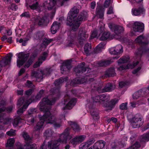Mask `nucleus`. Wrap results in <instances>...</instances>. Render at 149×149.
<instances>
[{"instance_id":"obj_31","label":"nucleus","mask_w":149,"mask_h":149,"mask_svg":"<svg viewBox=\"0 0 149 149\" xmlns=\"http://www.w3.org/2000/svg\"><path fill=\"white\" fill-rule=\"evenodd\" d=\"M104 10L100 6H97L96 9V14L100 18H102L104 16Z\"/></svg>"},{"instance_id":"obj_50","label":"nucleus","mask_w":149,"mask_h":149,"mask_svg":"<svg viewBox=\"0 0 149 149\" xmlns=\"http://www.w3.org/2000/svg\"><path fill=\"white\" fill-rule=\"evenodd\" d=\"M47 56V53L46 52H44L42 55L39 58L40 60L42 61H44L45 60Z\"/></svg>"},{"instance_id":"obj_44","label":"nucleus","mask_w":149,"mask_h":149,"mask_svg":"<svg viewBox=\"0 0 149 149\" xmlns=\"http://www.w3.org/2000/svg\"><path fill=\"white\" fill-rule=\"evenodd\" d=\"M22 119L19 117L15 118L14 121L13 125L14 127H16L18 125L22 123Z\"/></svg>"},{"instance_id":"obj_42","label":"nucleus","mask_w":149,"mask_h":149,"mask_svg":"<svg viewBox=\"0 0 149 149\" xmlns=\"http://www.w3.org/2000/svg\"><path fill=\"white\" fill-rule=\"evenodd\" d=\"M141 141L147 142L149 141V132L143 134L141 137Z\"/></svg>"},{"instance_id":"obj_16","label":"nucleus","mask_w":149,"mask_h":149,"mask_svg":"<svg viewBox=\"0 0 149 149\" xmlns=\"http://www.w3.org/2000/svg\"><path fill=\"white\" fill-rule=\"evenodd\" d=\"M132 27L135 31L141 32L143 30L144 24L140 22H136L134 23Z\"/></svg>"},{"instance_id":"obj_56","label":"nucleus","mask_w":149,"mask_h":149,"mask_svg":"<svg viewBox=\"0 0 149 149\" xmlns=\"http://www.w3.org/2000/svg\"><path fill=\"white\" fill-rule=\"evenodd\" d=\"M88 147V145L85 142L82 143L79 146L80 149H87Z\"/></svg>"},{"instance_id":"obj_14","label":"nucleus","mask_w":149,"mask_h":149,"mask_svg":"<svg viewBox=\"0 0 149 149\" xmlns=\"http://www.w3.org/2000/svg\"><path fill=\"white\" fill-rule=\"evenodd\" d=\"M109 99V97L108 96L105 95L104 94L96 96L95 97H93L92 100L93 101L95 102H99L101 104H103L102 102L108 101Z\"/></svg>"},{"instance_id":"obj_1","label":"nucleus","mask_w":149,"mask_h":149,"mask_svg":"<svg viewBox=\"0 0 149 149\" xmlns=\"http://www.w3.org/2000/svg\"><path fill=\"white\" fill-rule=\"evenodd\" d=\"M56 99L53 97L49 96L47 98H43L39 104L40 110L45 113L43 116L39 115L38 117L40 120L37 123L34 127V130L39 131L43 128L44 122L47 123L53 124L55 127H60L61 125V122L59 120L56 119L54 116H52L50 111V107L47 105L54 104Z\"/></svg>"},{"instance_id":"obj_43","label":"nucleus","mask_w":149,"mask_h":149,"mask_svg":"<svg viewBox=\"0 0 149 149\" xmlns=\"http://www.w3.org/2000/svg\"><path fill=\"white\" fill-rule=\"evenodd\" d=\"M90 113L93 116L94 119H97L98 118V113L95 109H91L90 111Z\"/></svg>"},{"instance_id":"obj_12","label":"nucleus","mask_w":149,"mask_h":149,"mask_svg":"<svg viewBox=\"0 0 149 149\" xmlns=\"http://www.w3.org/2000/svg\"><path fill=\"white\" fill-rule=\"evenodd\" d=\"M109 52L111 54L117 55V56L113 57V59H117L120 57V54L123 52V47L120 45H118L115 47L111 48Z\"/></svg>"},{"instance_id":"obj_53","label":"nucleus","mask_w":149,"mask_h":149,"mask_svg":"<svg viewBox=\"0 0 149 149\" xmlns=\"http://www.w3.org/2000/svg\"><path fill=\"white\" fill-rule=\"evenodd\" d=\"M6 134L8 136H13L15 135V130L11 129L10 131L7 132Z\"/></svg>"},{"instance_id":"obj_24","label":"nucleus","mask_w":149,"mask_h":149,"mask_svg":"<svg viewBox=\"0 0 149 149\" xmlns=\"http://www.w3.org/2000/svg\"><path fill=\"white\" fill-rule=\"evenodd\" d=\"M118 101V99H114L105 104L104 106V107L107 108V110H111Z\"/></svg>"},{"instance_id":"obj_51","label":"nucleus","mask_w":149,"mask_h":149,"mask_svg":"<svg viewBox=\"0 0 149 149\" xmlns=\"http://www.w3.org/2000/svg\"><path fill=\"white\" fill-rule=\"evenodd\" d=\"M47 56V53L46 52H44L42 55L39 58L40 60L42 61H44L45 60Z\"/></svg>"},{"instance_id":"obj_21","label":"nucleus","mask_w":149,"mask_h":149,"mask_svg":"<svg viewBox=\"0 0 149 149\" xmlns=\"http://www.w3.org/2000/svg\"><path fill=\"white\" fill-rule=\"evenodd\" d=\"M105 145V142L102 140L96 142L93 146L90 147L88 149H102Z\"/></svg>"},{"instance_id":"obj_25","label":"nucleus","mask_w":149,"mask_h":149,"mask_svg":"<svg viewBox=\"0 0 149 149\" xmlns=\"http://www.w3.org/2000/svg\"><path fill=\"white\" fill-rule=\"evenodd\" d=\"M26 144L23 146L21 145L20 143H19L18 146L17 147V149H36V145L35 144L32 145H29Z\"/></svg>"},{"instance_id":"obj_55","label":"nucleus","mask_w":149,"mask_h":149,"mask_svg":"<svg viewBox=\"0 0 149 149\" xmlns=\"http://www.w3.org/2000/svg\"><path fill=\"white\" fill-rule=\"evenodd\" d=\"M35 109H29L28 111V114L25 116L27 118H29L31 116V115L34 112Z\"/></svg>"},{"instance_id":"obj_17","label":"nucleus","mask_w":149,"mask_h":149,"mask_svg":"<svg viewBox=\"0 0 149 149\" xmlns=\"http://www.w3.org/2000/svg\"><path fill=\"white\" fill-rule=\"evenodd\" d=\"M68 101V103L66 104L63 109H71L73 107L75 104L77 102L75 98H73L71 99H68V100H65L64 104H65V102Z\"/></svg>"},{"instance_id":"obj_33","label":"nucleus","mask_w":149,"mask_h":149,"mask_svg":"<svg viewBox=\"0 0 149 149\" xmlns=\"http://www.w3.org/2000/svg\"><path fill=\"white\" fill-rule=\"evenodd\" d=\"M105 45V42H102L100 43L96 47L94 50V52L95 53L100 52L104 49V47Z\"/></svg>"},{"instance_id":"obj_41","label":"nucleus","mask_w":149,"mask_h":149,"mask_svg":"<svg viewBox=\"0 0 149 149\" xmlns=\"http://www.w3.org/2000/svg\"><path fill=\"white\" fill-rule=\"evenodd\" d=\"M44 91L43 90H40V91L36 95V100L33 99L32 100V99H29V100H31L32 102H35L36 100H40L42 96Z\"/></svg>"},{"instance_id":"obj_60","label":"nucleus","mask_w":149,"mask_h":149,"mask_svg":"<svg viewBox=\"0 0 149 149\" xmlns=\"http://www.w3.org/2000/svg\"><path fill=\"white\" fill-rule=\"evenodd\" d=\"M95 141V140L93 139H89L87 142H85L88 145V147L92 143H94Z\"/></svg>"},{"instance_id":"obj_45","label":"nucleus","mask_w":149,"mask_h":149,"mask_svg":"<svg viewBox=\"0 0 149 149\" xmlns=\"http://www.w3.org/2000/svg\"><path fill=\"white\" fill-rule=\"evenodd\" d=\"M143 91V90L139 91L134 93L133 95V98L136 99L141 96L142 95Z\"/></svg>"},{"instance_id":"obj_11","label":"nucleus","mask_w":149,"mask_h":149,"mask_svg":"<svg viewBox=\"0 0 149 149\" xmlns=\"http://www.w3.org/2000/svg\"><path fill=\"white\" fill-rule=\"evenodd\" d=\"M13 107L11 106L8 107L6 109L3 107L0 109V122L3 123L4 124H6L9 123L11 121V120L8 118H5L4 114L2 113L3 112L6 110L8 112L11 111L13 110Z\"/></svg>"},{"instance_id":"obj_4","label":"nucleus","mask_w":149,"mask_h":149,"mask_svg":"<svg viewBox=\"0 0 149 149\" xmlns=\"http://www.w3.org/2000/svg\"><path fill=\"white\" fill-rule=\"evenodd\" d=\"M70 26L72 30L70 32L68 33V39L70 41L68 45V46H71V45L73 44V42L77 39L81 43V42L84 41L88 37V35L86 33L85 31H83V29H80L77 38L76 33L74 32V31H76L78 28L75 30H74L72 29L71 26V25Z\"/></svg>"},{"instance_id":"obj_47","label":"nucleus","mask_w":149,"mask_h":149,"mask_svg":"<svg viewBox=\"0 0 149 149\" xmlns=\"http://www.w3.org/2000/svg\"><path fill=\"white\" fill-rule=\"evenodd\" d=\"M47 19L46 17H43L42 18L40 19L38 21V24L39 25H41L45 24Z\"/></svg>"},{"instance_id":"obj_27","label":"nucleus","mask_w":149,"mask_h":149,"mask_svg":"<svg viewBox=\"0 0 149 149\" xmlns=\"http://www.w3.org/2000/svg\"><path fill=\"white\" fill-rule=\"evenodd\" d=\"M116 37L110 35L109 32H105L103 33L100 39L101 40H105L108 39H112Z\"/></svg>"},{"instance_id":"obj_6","label":"nucleus","mask_w":149,"mask_h":149,"mask_svg":"<svg viewBox=\"0 0 149 149\" xmlns=\"http://www.w3.org/2000/svg\"><path fill=\"white\" fill-rule=\"evenodd\" d=\"M32 102V101L30 100H28L24 97L20 98L18 101L17 106L19 107L24 102V104L22 108H20L17 111V113L19 114H22Z\"/></svg>"},{"instance_id":"obj_58","label":"nucleus","mask_w":149,"mask_h":149,"mask_svg":"<svg viewBox=\"0 0 149 149\" xmlns=\"http://www.w3.org/2000/svg\"><path fill=\"white\" fill-rule=\"evenodd\" d=\"M97 31L96 30H94L92 32L91 36V39H93L96 37L97 36Z\"/></svg>"},{"instance_id":"obj_23","label":"nucleus","mask_w":149,"mask_h":149,"mask_svg":"<svg viewBox=\"0 0 149 149\" xmlns=\"http://www.w3.org/2000/svg\"><path fill=\"white\" fill-rule=\"evenodd\" d=\"M37 51H35L31 56L28 61L26 63L24 67L25 68H28L33 63L34 58L36 57L37 55Z\"/></svg>"},{"instance_id":"obj_15","label":"nucleus","mask_w":149,"mask_h":149,"mask_svg":"<svg viewBox=\"0 0 149 149\" xmlns=\"http://www.w3.org/2000/svg\"><path fill=\"white\" fill-rule=\"evenodd\" d=\"M145 10L143 7L134 8L132 9V15L135 16H140L145 14Z\"/></svg>"},{"instance_id":"obj_35","label":"nucleus","mask_w":149,"mask_h":149,"mask_svg":"<svg viewBox=\"0 0 149 149\" xmlns=\"http://www.w3.org/2000/svg\"><path fill=\"white\" fill-rule=\"evenodd\" d=\"M54 132L51 129H48L45 131L44 132V135L47 138L51 137L54 135Z\"/></svg>"},{"instance_id":"obj_32","label":"nucleus","mask_w":149,"mask_h":149,"mask_svg":"<svg viewBox=\"0 0 149 149\" xmlns=\"http://www.w3.org/2000/svg\"><path fill=\"white\" fill-rule=\"evenodd\" d=\"M45 34L44 31H39L36 32L33 35V37L35 39L38 40L42 38Z\"/></svg>"},{"instance_id":"obj_3","label":"nucleus","mask_w":149,"mask_h":149,"mask_svg":"<svg viewBox=\"0 0 149 149\" xmlns=\"http://www.w3.org/2000/svg\"><path fill=\"white\" fill-rule=\"evenodd\" d=\"M70 130L69 128H67L63 133L61 134L58 139L49 141L48 143V149L46 146L45 145V141L41 146L40 149H58V146L61 143H66L67 140L71 139L72 138V136L70 135Z\"/></svg>"},{"instance_id":"obj_52","label":"nucleus","mask_w":149,"mask_h":149,"mask_svg":"<svg viewBox=\"0 0 149 149\" xmlns=\"http://www.w3.org/2000/svg\"><path fill=\"white\" fill-rule=\"evenodd\" d=\"M53 40L52 39H44L43 40V44L46 46Z\"/></svg>"},{"instance_id":"obj_37","label":"nucleus","mask_w":149,"mask_h":149,"mask_svg":"<svg viewBox=\"0 0 149 149\" xmlns=\"http://www.w3.org/2000/svg\"><path fill=\"white\" fill-rule=\"evenodd\" d=\"M115 73L113 68H109L106 71L105 74L108 77H113L115 75Z\"/></svg>"},{"instance_id":"obj_18","label":"nucleus","mask_w":149,"mask_h":149,"mask_svg":"<svg viewBox=\"0 0 149 149\" xmlns=\"http://www.w3.org/2000/svg\"><path fill=\"white\" fill-rule=\"evenodd\" d=\"M71 68V61L70 60L64 61L61 67V70L62 73H64L65 71H68Z\"/></svg>"},{"instance_id":"obj_28","label":"nucleus","mask_w":149,"mask_h":149,"mask_svg":"<svg viewBox=\"0 0 149 149\" xmlns=\"http://www.w3.org/2000/svg\"><path fill=\"white\" fill-rule=\"evenodd\" d=\"M146 38L143 36L141 35L138 37L135 40V42L139 44L146 45L148 43L147 41H145Z\"/></svg>"},{"instance_id":"obj_36","label":"nucleus","mask_w":149,"mask_h":149,"mask_svg":"<svg viewBox=\"0 0 149 149\" xmlns=\"http://www.w3.org/2000/svg\"><path fill=\"white\" fill-rule=\"evenodd\" d=\"M68 123L75 132H79L80 128L79 126L76 123L72 121H69L68 122Z\"/></svg>"},{"instance_id":"obj_61","label":"nucleus","mask_w":149,"mask_h":149,"mask_svg":"<svg viewBox=\"0 0 149 149\" xmlns=\"http://www.w3.org/2000/svg\"><path fill=\"white\" fill-rule=\"evenodd\" d=\"M25 85L27 86L30 88L32 87L33 86L32 82L29 80H27V82L26 84H25Z\"/></svg>"},{"instance_id":"obj_30","label":"nucleus","mask_w":149,"mask_h":149,"mask_svg":"<svg viewBox=\"0 0 149 149\" xmlns=\"http://www.w3.org/2000/svg\"><path fill=\"white\" fill-rule=\"evenodd\" d=\"M113 61L109 60L100 61L96 62V65L97 66L106 67L110 64Z\"/></svg>"},{"instance_id":"obj_20","label":"nucleus","mask_w":149,"mask_h":149,"mask_svg":"<svg viewBox=\"0 0 149 149\" xmlns=\"http://www.w3.org/2000/svg\"><path fill=\"white\" fill-rule=\"evenodd\" d=\"M13 56V54L10 53L9 55L6 58L3 59L2 64H0V72L2 69V66L9 65L10 63L11 58Z\"/></svg>"},{"instance_id":"obj_59","label":"nucleus","mask_w":149,"mask_h":149,"mask_svg":"<svg viewBox=\"0 0 149 149\" xmlns=\"http://www.w3.org/2000/svg\"><path fill=\"white\" fill-rule=\"evenodd\" d=\"M120 109L122 110L126 109H127V103H123L120 106Z\"/></svg>"},{"instance_id":"obj_10","label":"nucleus","mask_w":149,"mask_h":149,"mask_svg":"<svg viewBox=\"0 0 149 149\" xmlns=\"http://www.w3.org/2000/svg\"><path fill=\"white\" fill-rule=\"evenodd\" d=\"M108 26L111 30L113 31L116 34V35L113 36L116 37V38H114L116 39H118L120 37L118 35L123 33L124 30V28L122 26L119 25H116L115 24L112 23H109Z\"/></svg>"},{"instance_id":"obj_5","label":"nucleus","mask_w":149,"mask_h":149,"mask_svg":"<svg viewBox=\"0 0 149 149\" xmlns=\"http://www.w3.org/2000/svg\"><path fill=\"white\" fill-rule=\"evenodd\" d=\"M92 87L94 88L95 90L97 91L99 93H103L111 91L115 88V86L110 83H108L103 88H102V84H101L97 85L96 83L91 84Z\"/></svg>"},{"instance_id":"obj_49","label":"nucleus","mask_w":149,"mask_h":149,"mask_svg":"<svg viewBox=\"0 0 149 149\" xmlns=\"http://www.w3.org/2000/svg\"><path fill=\"white\" fill-rule=\"evenodd\" d=\"M140 145L138 142H136L134 144L132 145L131 147H129L127 149H138L140 148Z\"/></svg>"},{"instance_id":"obj_63","label":"nucleus","mask_w":149,"mask_h":149,"mask_svg":"<svg viewBox=\"0 0 149 149\" xmlns=\"http://www.w3.org/2000/svg\"><path fill=\"white\" fill-rule=\"evenodd\" d=\"M113 13V8L112 7H110L108 10L107 14H110Z\"/></svg>"},{"instance_id":"obj_39","label":"nucleus","mask_w":149,"mask_h":149,"mask_svg":"<svg viewBox=\"0 0 149 149\" xmlns=\"http://www.w3.org/2000/svg\"><path fill=\"white\" fill-rule=\"evenodd\" d=\"M67 77H61L59 79H57L54 82L55 85L56 86H57L61 84L64 81H67Z\"/></svg>"},{"instance_id":"obj_22","label":"nucleus","mask_w":149,"mask_h":149,"mask_svg":"<svg viewBox=\"0 0 149 149\" xmlns=\"http://www.w3.org/2000/svg\"><path fill=\"white\" fill-rule=\"evenodd\" d=\"M85 63L83 62L74 69V71L77 73H83L86 70L85 67Z\"/></svg>"},{"instance_id":"obj_7","label":"nucleus","mask_w":149,"mask_h":149,"mask_svg":"<svg viewBox=\"0 0 149 149\" xmlns=\"http://www.w3.org/2000/svg\"><path fill=\"white\" fill-rule=\"evenodd\" d=\"M129 61V57L128 56H123L120 58L117 61L118 65L117 69L118 70L121 71L129 68H132V67L130 65L128 64L127 65H122L123 63H126Z\"/></svg>"},{"instance_id":"obj_40","label":"nucleus","mask_w":149,"mask_h":149,"mask_svg":"<svg viewBox=\"0 0 149 149\" xmlns=\"http://www.w3.org/2000/svg\"><path fill=\"white\" fill-rule=\"evenodd\" d=\"M148 49L146 48L141 47L138 49L137 51L136 52V55L139 56L140 57L143 54L147 52Z\"/></svg>"},{"instance_id":"obj_57","label":"nucleus","mask_w":149,"mask_h":149,"mask_svg":"<svg viewBox=\"0 0 149 149\" xmlns=\"http://www.w3.org/2000/svg\"><path fill=\"white\" fill-rule=\"evenodd\" d=\"M17 8L18 7L14 3L11 4L9 8V9L14 11H16Z\"/></svg>"},{"instance_id":"obj_48","label":"nucleus","mask_w":149,"mask_h":149,"mask_svg":"<svg viewBox=\"0 0 149 149\" xmlns=\"http://www.w3.org/2000/svg\"><path fill=\"white\" fill-rule=\"evenodd\" d=\"M91 48V45L90 44L88 43H86L84 47V51L85 52L87 55L89 54V51Z\"/></svg>"},{"instance_id":"obj_62","label":"nucleus","mask_w":149,"mask_h":149,"mask_svg":"<svg viewBox=\"0 0 149 149\" xmlns=\"http://www.w3.org/2000/svg\"><path fill=\"white\" fill-rule=\"evenodd\" d=\"M111 0H106L104 4V6L106 8L109 6L110 3H111Z\"/></svg>"},{"instance_id":"obj_64","label":"nucleus","mask_w":149,"mask_h":149,"mask_svg":"<svg viewBox=\"0 0 149 149\" xmlns=\"http://www.w3.org/2000/svg\"><path fill=\"white\" fill-rule=\"evenodd\" d=\"M127 84V83L125 82L121 81L119 83V86L120 88H122L124 86H125Z\"/></svg>"},{"instance_id":"obj_19","label":"nucleus","mask_w":149,"mask_h":149,"mask_svg":"<svg viewBox=\"0 0 149 149\" xmlns=\"http://www.w3.org/2000/svg\"><path fill=\"white\" fill-rule=\"evenodd\" d=\"M85 137L84 135L77 136L71 140L69 142L73 146H75L78 143L81 142L83 141Z\"/></svg>"},{"instance_id":"obj_29","label":"nucleus","mask_w":149,"mask_h":149,"mask_svg":"<svg viewBox=\"0 0 149 149\" xmlns=\"http://www.w3.org/2000/svg\"><path fill=\"white\" fill-rule=\"evenodd\" d=\"M60 26V24L59 22H54L51 28L52 33L53 34L55 33L59 29Z\"/></svg>"},{"instance_id":"obj_54","label":"nucleus","mask_w":149,"mask_h":149,"mask_svg":"<svg viewBox=\"0 0 149 149\" xmlns=\"http://www.w3.org/2000/svg\"><path fill=\"white\" fill-rule=\"evenodd\" d=\"M42 61L38 59V61H37L33 65V67L34 68H36L38 67H39L40 65L42 64Z\"/></svg>"},{"instance_id":"obj_46","label":"nucleus","mask_w":149,"mask_h":149,"mask_svg":"<svg viewBox=\"0 0 149 149\" xmlns=\"http://www.w3.org/2000/svg\"><path fill=\"white\" fill-rule=\"evenodd\" d=\"M38 3L37 2H36L34 3L32 5H29V7L32 10H35L37 9L38 7ZM26 7L28 8V5L27 3L26 5Z\"/></svg>"},{"instance_id":"obj_2","label":"nucleus","mask_w":149,"mask_h":149,"mask_svg":"<svg viewBox=\"0 0 149 149\" xmlns=\"http://www.w3.org/2000/svg\"><path fill=\"white\" fill-rule=\"evenodd\" d=\"M79 12L77 7L74 6L69 13L67 18V25H71L72 29L74 30H76L79 27L81 22L83 20H85L87 16V13L83 11L80 14L77 19V15Z\"/></svg>"},{"instance_id":"obj_8","label":"nucleus","mask_w":149,"mask_h":149,"mask_svg":"<svg viewBox=\"0 0 149 149\" xmlns=\"http://www.w3.org/2000/svg\"><path fill=\"white\" fill-rule=\"evenodd\" d=\"M130 122L132 124V127L134 128L140 127L142 125L143 123L142 117L139 114H136L132 117Z\"/></svg>"},{"instance_id":"obj_13","label":"nucleus","mask_w":149,"mask_h":149,"mask_svg":"<svg viewBox=\"0 0 149 149\" xmlns=\"http://www.w3.org/2000/svg\"><path fill=\"white\" fill-rule=\"evenodd\" d=\"M50 69H47L44 71V72H41L42 75H40L36 71H32L31 74V78L33 79L34 78H36L37 79H43V75H46L49 74H50Z\"/></svg>"},{"instance_id":"obj_26","label":"nucleus","mask_w":149,"mask_h":149,"mask_svg":"<svg viewBox=\"0 0 149 149\" xmlns=\"http://www.w3.org/2000/svg\"><path fill=\"white\" fill-rule=\"evenodd\" d=\"M87 80L86 79V77L84 78L79 79V78H76L72 81L70 84H71L73 86H75L77 84H82L85 82Z\"/></svg>"},{"instance_id":"obj_9","label":"nucleus","mask_w":149,"mask_h":149,"mask_svg":"<svg viewBox=\"0 0 149 149\" xmlns=\"http://www.w3.org/2000/svg\"><path fill=\"white\" fill-rule=\"evenodd\" d=\"M16 55L18 57L17 61V66L20 67L26 61L29 56V54L22 52L17 54Z\"/></svg>"},{"instance_id":"obj_34","label":"nucleus","mask_w":149,"mask_h":149,"mask_svg":"<svg viewBox=\"0 0 149 149\" xmlns=\"http://www.w3.org/2000/svg\"><path fill=\"white\" fill-rule=\"evenodd\" d=\"M22 135L25 140V142L26 143L29 144L31 142L32 139L27 132H23Z\"/></svg>"},{"instance_id":"obj_38","label":"nucleus","mask_w":149,"mask_h":149,"mask_svg":"<svg viewBox=\"0 0 149 149\" xmlns=\"http://www.w3.org/2000/svg\"><path fill=\"white\" fill-rule=\"evenodd\" d=\"M15 142V140L13 138H10L8 139L7 143L6 144V147H10L8 149H14L13 145Z\"/></svg>"}]
</instances>
